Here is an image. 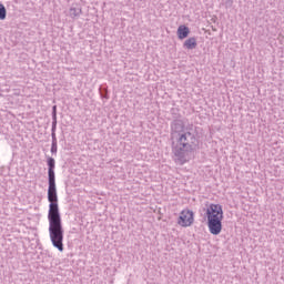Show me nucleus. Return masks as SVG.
<instances>
[{"label":"nucleus","instance_id":"f03ea898","mask_svg":"<svg viewBox=\"0 0 284 284\" xmlns=\"http://www.w3.org/2000/svg\"><path fill=\"white\" fill-rule=\"evenodd\" d=\"M196 148H199V139L196 138V133L192 131H186L179 138L172 140V152L181 165L187 163L189 156Z\"/></svg>","mask_w":284,"mask_h":284},{"label":"nucleus","instance_id":"f8f14e48","mask_svg":"<svg viewBox=\"0 0 284 284\" xmlns=\"http://www.w3.org/2000/svg\"><path fill=\"white\" fill-rule=\"evenodd\" d=\"M100 94H101L102 99H108V93H103L100 91Z\"/></svg>","mask_w":284,"mask_h":284},{"label":"nucleus","instance_id":"423d86ee","mask_svg":"<svg viewBox=\"0 0 284 284\" xmlns=\"http://www.w3.org/2000/svg\"><path fill=\"white\" fill-rule=\"evenodd\" d=\"M194 223V212L183 210L178 219V225L181 227H190Z\"/></svg>","mask_w":284,"mask_h":284},{"label":"nucleus","instance_id":"7ed1b4c3","mask_svg":"<svg viewBox=\"0 0 284 284\" xmlns=\"http://www.w3.org/2000/svg\"><path fill=\"white\" fill-rule=\"evenodd\" d=\"M207 227L213 236H219L223 231V206L210 204L206 209Z\"/></svg>","mask_w":284,"mask_h":284},{"label":"nucleus","instance_id":"9d476101","mask_svg":"<svg viewBox=\"0 0 284 284\" xmlns=\"http://www.w3.org/2000/svg\"><path fill=\"white\" fill-rule=\"evenodd\" d=\"M8 11L6 10V6L0 3V21L6 20Z\"/></svg>","mask_w":284,"mask_h":284},{"label":"nucleus","instance_id":"1a4fd4ad","mask_svg":"<svg viewBox=\"0 0 284 284\" xmlns=\"http://www.w3.org/2000/svg\"><path fill=\"white\" fill-rule=\"evenodd\" d=\"M81 8H74L72 7L70 10H69V14L71 17V19H75V17H81Z\"/></svg>","mask_w":284,"mask_h":284},{"label":"nucleus","instance_id":"0eeeda50","mask_svg":"<svg viewBox=\"0 0 284 284\" xmlns=\"http://www.w3.org/2000/svg\"><path fill=\"white\" fill-rule=\"evenodd\" d=\"M197 45H199V43L196 42L195 37L189 38L183 43V48H185L186 50H196Z\"/></svg>","mask_w":284,"mask_h":284},{"label":"nucleus","instance_id":"6e6552de","mask_svg":"<svg viewBox=\"0 0 284 284\" xmlns=\"http://www.w3.org/2000/svg\"><path fill=\"white\" fill-rule=\"evenodd\" d=\"M178 37L180 40L187 39V37H190V28L186 26H180L178 28Z\"/></svg>","mask_w":284,"mask_h":284},{"label":"nucleus","instance_id":"20e7f679","mask_svg":"<svg viewBox=\"0 0 284 284\" xmlns=\"http://www.w3.org/2000/svg\"><path fill=\"white\" fill-rule=\"evenodd\" d=\"M189 130L185 129V122L183 120H173L171 122V141L180 138L181 134H185Z\"/></svg>","mask_w":284,"mask_h":284},{"label":"nucleus","instance_id":"f257e3e1","mask_svg":"<svg viewBox=\"0 0 284 284\" xmlns=\"http://www.w3.org/2000/svg\"><path fill=\"white\" fill-rule=\"evenodd\" d=\"M48 165V201H49V236L53 247L63 252V222L61 221V211H59V195L57 194V174L54 168H57V161L54 158H47Z\"/></svg>","mask_w":284,"mask_h":284},{"label":"nucleus","instance_id":"9b49d317","mask_svg":"<svg viewBox=\"0 0 284 284\" xmlns=\"http://www.w3.org/2000/svg\"><path fill=\"white\" fill-rule=\"evenodd\" d=\"M225 8H232L234 6V0H224Z\"/></svg>","mask_w":284,"mask_h":284},{"label":"nucleus","instance_id":"39448f33","mask_svg":"<svg viewBox=\"0 0 284 284\" xmlns=\"http://www.w3.org/2000/svg\"><path fill=\"white\" fill-rule=\"evenodd\" d=\"M51 154L55 156L58 152V142H57V105L52 106V128H51Z\"/></svg>","mask_w":284,"mask_h":284}]
</instances>
